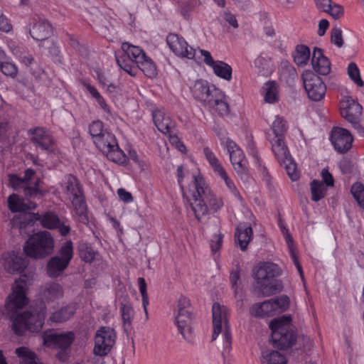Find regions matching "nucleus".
<instances>
[{
  "label": "nucleus",
  "mask_w": 364,
  "mask_h": 364,
  "mask_svg": "<svg viewBox=\"0 0 364 364\" xmlns=\"http://www.w3.org/2000/svg\"><path fill=\"white\" fill-rule=\"evenodd\" d=\"M194 190L188 196V201L197 220L200 221L209 212L215 213L223 206V199L210 189L200 174H193Z\"/></svg>",
  "instance_id": "f257e3e1"
},
{
  "label": "nucleus",
  "mask_w": 364,
  "mask_h": 364,
  "mask_svg": "<svg viewBox=\"0 0 364 364\" xmlns=\"http://www.w3.org/2000/svg\"><path fill=\"white\" fill-rule=\"evenodd\" d=\"M35 273L28 271L21 277L16 278L11 287V293L5 302L6 316L11 318L18 314V311L26 307L30 301L28 296L29 287L34 280Z\"/></svg>",
  "instance_id": "f03ea898"
},
{
  "label": "nucleus",
  "mask_w": 364,
  "mask_h": 364,
  "mask_svg": "<svg viewBox=\"0 0 364 364\" xmlns=\"http://www.w3.org/2000/svg\"><path fill=\"white\" fill-rule=\"evenodd\" d=\"M60 193L72 203V213L79 222L87 223L88 216L87 207L77 178L73 175H66L60 183Z\"/></svg>",
  "instance_id": "7ed1b4c3"
},
{
  "label": "nucleus",
  "mask_w": 364,
  "mask_h": 364,
  "mask_svg": "<svg viewBox=\"0 0 364 364\" xmlns=\"http://www.w3.org/2000/svg\"><path fill=\"white\" fill-rule=\"evenodd\" d=\"M282 274L281 268L275 263L262 262L258 263L252 269V277L255 287L262 294H273L278 287L277 277Z\"/></svg>",
  "instance_id": "20e7f679"
},
{
  "label": "nucleus",
  "mask_w": 364,
  "mask_h": 364,
  "mask_svg": "<svg viewBox=\"0 0 364 364\" xmlns=\"http://www.w3.org/2000/svg\"><path fill=\"white\" fill-rule=\"evenodd\" d=\"M46 315V308L43 306L38 309L26 311L12 317V327L15 333L23 335L26 330L38 332L41 330Z\"/></svg>",
  "instance_id": "39448f33"
},
{
  "label": "nucleus",
  "mask_w": 364,
  "mask_h": 364,
  "mask_svg": "<svg viewBox=\"0 0 364 364\" xmlns=\"http://www.w3.org/2000/svg\"><path fill=\"white\" fill-rule=\"evenodd\" d=\"M54 238L48 231H40L31 235L23 245V252L29 257L43 259L54 250Z\"/></svg>",
  "instance_id": "423d86ee"
},
{
  "label": "nucleus",
  "mask_w": 364,
  "mask_h": 364,
  "mask_svg": "<svg viewBox=\"0 0 364 364\" xmlns=\"http://www.w3.org/2000/svg\"><path fill=\"white\" fill-rule=\"evenodd\" d=\"M272 342L280 348L291 346L296 341L295 328L291 324V317L284 315L274 318L269 323Z\"/></svg>",
  "instance_id": "0eeeda50"
},
{
  "label": "nucleus",
  "mask_w": 364,
  "mask_h": 364,
  "mask_svg": "<svg viewBox=\"0 0 364 364\" xmlns=\"http://www.w3.org/2000/svg\"><path fill=\"white\" fill-rule=\"evenodd\" d=\"M213 333L212 340H215L220 333L223 337V355L231 348V332L228 323L229 310L223 305L215 303L212 307Z\"/></svg>",
  "instance_id": "6e6552de"
},
{
  "label": "nucleus",
  "mask_w": 364,
  "mask_h": 364,
  "mask_svg": "<svg viewBox=\"0 0 364 364\" xmlns=\"http://www.w3.org/2000/svg\"><path fill=\"white\" fill-rule=\"evenodd\" d=\"M74 255L73 244L71 240L63 242L57 254L52 257L46 265L47 274L51 278L61 276L69 266Z\"/></svg>",
  "instance_id": "1a4fd4ad"
},
{
  "label": "nucleus",
  "mask_w": 364,
  "mask_h": 364,
  "mask_svg": "<svg viewBox=\"0 0 364 364\" xmlns=\"http://www.w3.org/2000/svg\"><path fill=\"white\" fill-rule=\"evenodd\" d=\"M29 33L34 40L40 42L39 46L48 50L49 54H58V46L54 41L50 38L53 33V28L47 21L41 18L33 19L29 27Z\"/></svg>",
  "instance_id": "9d476101"
},
{
  "label": "nucleus",
  "mask_w": 364,
  "mask_h": 364,
  "mask_svg": "<svg viewBox=\"0 0 364 364\" xmlns=\"http://www.w3.org/2000/svg\"><path fill=\"white\" fill-rule=\"evenodd\" d=\"M190 301L186 296L178 299L175 312V323L183 338L191 341L192 339L193 316L190 309Z\"/></svg>",
  "instance_id": "9b49d317"
},
{
  "label": "nucleus",
  "mask_w": 364,
  "mask_h": 364,
  "mask_svg": "<svg viewBox=\"0 0 364 364\" xmlns=\"http://www.w3.org/2000/svg\"><path fill=\"white\" fill-rule=\"evenodd\" d=\"M121 48L124 56H116L117 65L131 76H135L138 69L134 63L137 65L144 59L146 54L140 47L127 42L122 43Z\"/></svg>",
  "instance_id": "f8f14e48"
},
{
  "label": "nucleus",
  "mask_w": 364,
  "mask_h": 364,
  "mask_svg": "<svg viewBox=\"0 0 364 364\" xmlns=\"http://www.w3.org/2000/svg\"><path fill=\"white\" fill-rule=\"evenodd\" d=\"M42 338L44 346L61 349L57 357L60 362H65L68 358L67 349L74 341L75 335L73 331L56 333L50 330L42 334Z\"/></svg>",
  "instance_id": "ddd939ff"
},
{
  "label": "nucleus",
  "mask_w": 364,
  "mask_h": 364,
  "mask_svg": "<svg viewBox=\"0 0 364 364\" xmlns=\"http://www.w3.org/2000/svg\"><path fill=\"white\" fill-rule=\"evenodd\" d=\"M94 143L110 161L118 164L126 163L127 156L119 147L115 136L112 133L105 132L100 137L96 138Z\"/></svg>",
  "instance_id": "4468645a"
},
{
  "label": "nucleus",
  "mask_w": 364,
  "mask_h": 364,
  "mask_svg": "<svg viewBox=\"0 0 364 364\" xmlns=\"http://www.w3.org/2000/svg\"><path fill=\"white\" fill-rule=\"evenodd\" d=\"M289 299L287 296H281L275 299L255 304L250 308V314L256 317L272 316L286 311L289 306Z\"/></svg>",
  "instance_id": "2eb2a0df"
},
{
  "label": "nucleus",
  "mask_w": 364,
  "mask_h": 364,
  "mask_svg": "<svg viewBox=\"0 0 364 364\" xmlns=\"http://www.w3.org/2000/svg\"><path fill=\"white\" fill-rule=\"evenodd\" d=\"M28 264V259L14 250L5 252L0 256V265L11 274H19V277H21L31 271L27 269Z\"/></svg>",
  "instance_id": "dca6fc26"
},
{
  "label": "nucleus",
  "mask_w": 364,
  "mask_h": 364,
  "mask_svg": "<svg viewBox=\"0 0 364 364\" xmlns=\"http://www.w3.org/2000/svg\"><path fill=\"white\" fill-rule=\"evenodd\" d=\"M8 207L12 213H18L11 220L13 227L21 230L26 227V220L31 218V215L27 211L34 209L36 205L34 203L27 204L16 194H12L8 198Z\"/></svg>",
  "instance_id": "f3484780"
},
{
  "label": "nucleus",
  "mask_w": 364,
  "mask_h": 364,
  "mask_svg": "<svg viewBox=\"0 0 364 364\" xmlns=\"http://www.w3.org/2000/svg\"><path fill=\"white\" fill-rule=\"evenodd\" d=\"M166 42L171 50L176 56L199 61L200 56L198 55L203 49L192 48L183 37L175 33H170L166 37Z\"/></svg>",
  "instance_id": "a211bd4d"
},
{
  "label": "nucleus",
  "mask_w": 364,
  "mask_h": 364,
  "mask_svg": "<svg viewBox=\"0 0 364 364\" xmlns=\"http://www.w3.org/2000/svg\"><path fill=\"white\" fill-rule=\"evenodd\" d=\"M31 139L38 149L46 151L53 161L59 160L60 152L53 137L43 128H36L31 132Z\"/></svg>",
  "instance_id": "6ab92c4d"
},
{
  "label": "nucleus",
  "mask_w": 364,
  "mask_h": 364,
  "mask_svg": "<svg viewBox=\"0 0 364 364\" xmlns=\"http://www.w3.org/2000/svg\"><path fill=\"white\" fill-rule=\"evenodd\" d=\"M303 84L309 98L312 101L322 100L326 92V86L322 79L310 70L302 74Z\"/></svg>",
  "instance_id": "aec40b11"
},
{
  "label": "nucleus",
  "mask_w": 364,
  "mask_h": 364,
  "mask_svg": "<svg viewBox=\"0 0 364 364\" xmlns=\"http://www.w3.org/2000/svg\"><path fill=\"white\" fill-rule=\"evenodd\" d=\"M116 333L113 328L107 326L100 328L95 333L94 354L99 356L107 355L114 346Z\"/></svg>",
  "instance_id": "412c9836"
},
{
  "label": "nucleus",
  "mask_w": 364,
  "mask_h": 364,
  "mask_svg": "<svg viewBox=\"0 0 364 364\" xmlns=\"http://www.w3.org/2000/svg\"><path fill=\"white\" fill-rule=\"evenodd\" d=\"M199 53V61L210 68L213 73L218 77L230 82L232 77V69L227 63L215 60L211 53L207 50H202Z\"/></svg>",
  "instance_id": "4be33fe9"
},
{
  "label": "nucleus",
  "mask_w": 364,
  "mask_h": 364,
  "mask_svg": "<svg viewBox=\"0 0 364 364\" xmlns=\"http://www.w3.org/2000/svg\"><path fill=\"white\" fill-rule=\"evenodd\" d=\"M34 175V171L28 168L25 171V176L23 178L18 177L15 174H10L9 176V185L14 189L24 188L25 194L30 197H36L42 196L43 193L39 190L38 181H36L33 185H31L30 181Z\"/></svg>",
  "instance_id": "5701e85b"
},
{
  "label": "nucleus",
  "mask_w": 364,
  "mask_h": 364,
  "mask_svg": "<svg viewBox=\"0 0 364 364\" xmlns=\"http://www.w3.org/2000/svg\"><path fill=\"white\" fill-rule=\"evenodd\" d=\"M341 115L349 123L360 120L362 106L351 96L343 95L339 103Z\"/></svg>",
  "instance_id": "b1692460"
},
{
  "label": "nucleus",
  "mask_w": 364,
  "mask_h": 364,
  "mask_svg": "<svg viewBox=\"0 0 364 364\" xmlns=\"http://www.w3.org/2000/svg\"><path fill=\"white\" fill-rule=\"evenodd\" d=\"M330 139L334 149L339 153H346L349 151L353 141L350 132L341 127L333 128Z\"/></svg>",
  "instance_id": "393cba45"
},
{
  "label": "nucleus",
  "mask_w": 364,
  "mask_h": 364,
  "mask_svg": "<svg viewBox=\"0 0 364 364\" xmlns=\"http://www.w3.org/2000/svg\"><path fill=\"white\" fill-rule=\"evenodd\" d=\"M193 98L200 102L203 106L210 102L213 96V90H218L215 86L203 79L196 80L190 87Z\"/></svg>",
  "instance_id": "a878e982"
},
{
  "label": "nucleus",
  "mask_w": 364,
  "mask_h": 364,
  "mask_svg": "<svg viewBox=\"0 0 364 364\" xmlns=\"http://www.w3.org/2000/svg\"><path fill=\"white\" fill-rule=\"evenodd\" d=\"M36 220H39L42 226L45 228L57 229L60 234L66 236L70 232V227L64 221H61L58 216L53 212H47L41 216L34 215Z\"/></svg>",
  "instance_id": "bb28decb"
},
{
  "label": "nucleus",
  "mask_w": 364,
  "mask_h": 364,
  "mask_svg": "<svg viewBox=\"0 0 364 364\" xmlns=\"http://www.w3.org/2000/svg\"><path fill=\"white\" fill-rule=\"evenodd\" d=\"M213 96L210 99V102L205 107H208L211 111L224 116L230 112L229 105L225 99V94L219 89L213 90Z\"/></svg>",
  "instance_id": "cd10ccee"
},
{
  "label": "nucleus",
  "mask_w": 364,
  "mask_h": 364,
  "mask_svg": "<svg viewBox=\"0 0 364 364\" xmlns=\"http://www.w3.org/2000/svg\"><path fill=\"white\" fill-rule=\"evenodd\" d=\"M311 64L314 70L321 75H327L331 71V63L320 48L314 49Z\"/></svg>",
  "instance_id": "c85d7f7f"
},
{
  "label": "nucleus",
  "mask_w": 364,
  "mask_h": 364,
  "mask_svg": "<svg viewBox=\"0 0 364 364\" xmlns=\"http://www.w3.org/2000/svg\"><path fill=\"white\" fill-rule=\"evenodd\" d=\"M153 120L159 131L164 134H171L174 123L164 109H157L152 114Z\"/></svg>",
  "instance_id": "c756f323"
},
{
  "label": "nucleus",
  "mask_w": 364,
  "mask_h": 364,
  "mask_svg": "<svg viewBox=\"0 0 364 364\" xmlns=\"http://www.w3.org/2000/svg\"><path fill=\"white\" fill-rule=\"evenodd\" d=\"M271 144L272 151L278 161L281 162L291 156L287 146L285 144L284 138L267 139Z\"/></svg>",
  "instance_id": "7c9ffc66"
},
{
  "label": "nucleus",
  "mask_w": 364,
  "mask_h": 364,
  "mask_svg": "<svg viewBox=\"0 0 364 364\" xmlns=\"http://www.w3.org/2000/svg\"><path fill=\"white\" fill-rule=\"evenodd\" d=\"M235 241L242 250H245L252 237V230L247 223L240 224L235 232Z\"/></svg>",
  "instance_id": "2f4dec72"
},
{
  "label": "nucleus",
  "mask_w": 364,
  "mask_h": 364,
  "mask_svg": "<svg viewBox=\"0 0 364 364\" xmlns=\"http://www.w3.org/2000/svg\"><path fill=\"white\" fill-rule=\"evenodd\" d=\"M281 230H282V234L285 238L286 242L287 244V246H288V248L289 250V253H290V256H291V259H292V260L299 273L304 287L305 290L306 291V281H305V278H304V272L302 269V267L299 262L298 257H297L296 252H295V249L293 247L292 238H291V235H289L288 230L285 227H281Z\"/></svg>",
  "instance_id": "473e14b6"
},
{
  "label": "nucleus",
  "mask_w": 364,
  "mask_h": 364,
  "mask_svg": "<svg viewBox=\"0 0 364 364\" xmlns=\"http://www.w3.org/2000/svg\"><path fill=\"white\" fill-rule=\"evenodd\" d=\"M75 309V306L73 304H68L58 309L51 313L48 321L56 323L67 321L73 316Z\"/></svg>",
  "instance_id": "72a5a7b5"
},
{
  "label": "nucleus",
  "mask_w": 364,
  "mask_h": 364,
  "mask_svg": "<svg viewBox=\"0 0 364 364\" xmlns=\"http://www.w3.org/2000/svg\"><path fill=\"white\" fill-rule=\"evenodd\" d=\"M41 293L47 301H54L63 297V289L60 284L51 282L42 287Z\"/></svg>",
  "instance_id": "f704fd0d"
},
{
  "label": "nucleus",
  "mask_w": 364,
  "mask_h": 364,
  "mask_svg": "<svg viewBox=\"0 0 364 364\" xmlns=\"http://www.w3.org/2000/svg\"><path fill=\"white\" fill-rule=\"evenodd\" d=\"M287 129L286 122L282 117L276 116L272 127L267 133V139L284 138Z\"/></svg>",
  "instance_id": "c9c22d12"
},
{
  "label": "nucleus",
  "mask_w": 364,
  "mask_h": 364,
  "mask_svg": "<svg viewBox=\"0 0 364 364\" xmlns=\"http://www.w3.org/2000/svg\"><path fill=\"white\" fill-rule=\"evenodd\" d=\"M82 85L86 91L90 94L92 98H93L97 103L98 106L106 113L111 114V109L109 106L107 105L106 100L103 96L98 92L97 88L92 85L90 83L84 81Z\"/></svg>",
  "instance_id": "e433bc0d"
},
{
  "label": "nucleus",
  "mask_w": 364,
  "mask_h": 364,
  "mask_svg": "<svg viewBox=\"0 0 364 364\" xmlns=\"http://www.w3.org/2000/svg\"><path fill=\"white\" fill-rule=\"evenodd\" d=\"M264 100L266 102L272 104L278 101L279 90L277 83L267 82L262 87Z\"/></svg>",
  "instance_id": "4c0bfd02"
},
{
  "label": "nucleus",
  "mask_w": 364,
  "mask_h": 364,
  "mask_svg": "<svg viewBox=\"0 0 364 364\" xmlns=\"http://www.w3.org/2000/svg\"><path fill=\"white\" fill-rule=\"evenodd\" d=\"M310 50L304 45H298L294 53V61L299 66H303L308 63L310 58Z\"/></svg>",
  "instance_id": "58836bf2"
},
{
  "label": "nucleus",
  "mask_w": 364,
  "mask_h": 364,
  "mask_svg": "<svg viewBox=\"0 0 364 364\" xmlns=\"http://www.w3.org/2000/svg\"><path fill=\"white\" fill-rule=\"evenodd\" d=\"M262 361L266 364H287V360L278 351L267 350L262 354Z\"/></svg>",
  "instance_id": "ea45409f"
},
{
  "label": "nucleus",
  "mask_w": 364,
  "mask_h": 364,
  "mask_svg": "<svg viewBox=\"0 0 364 364\" xmlns=\"http://www.w3.org/2000/svg\"><path fill=\"white\" fill-rule=\"evenodd\" d=\"M140 68V70L144 73V75L150 78L154 77L157 75L156 68L154 62L151 58L147 57L142 59L141 62H139L137 65H136Z\"/></svg>",
  "instance_id": "a19ab883"
},
{
  "label": "nucleus",
  "mask_w": 364,
  "mask_h": 364,
  "mask_svg": "<svg viewBox=\"0 0 364 364\" xmlns=\"http://www.w3.org/2000/svg\"><path fill=\"white\" fill-rule=\"evenodd\" d=\"M250 156H252L253 160V164L257 166V170L262 176L265 178V180L268 181L269 175L268 171L267 170L266 166L264 165L262 161L259 158L257 151L255 148L254 146H250L248 149Z\"/></svg>",
  "instance_id": "79ce46f5"
},
{
  "label": "nucleus",
  "mask_w": 364,
  "mask_h": 364,
  "mask_svg": "<svg viewBox=\"0 0 364 364\" xmlns=\"http://www.w3.org/2000/svg\"><path fill=\"white\" fill-rule=\"evenodd\" d=\"M15 353L24 364H37L36 354L27 347L17 348Z\"/></svg>",
  "instance_id": "37998d69"
},
{
  "label": "nucleus",
  "mask_w": 364,
  "mask_h": 364,
  "mask_svg": "<svg viewBox=\"0 0 364 364\" xmlns=\"http://www.w3.org/2000/svg\"><path fill=\"white\" fill-rule=\"evenodd\" d=\"M326 192V188L323 183L314 180L311 183V200L317 202L324 198Z\"/></svg>",
  "instance_id": "c03bdc74"
},
{
  "label": "nucleus",
  "mask_w": 364,
  "mask_h": 364,
  "mask_svg": "<svg viewBox=\"0 0 364 364\" xmlns=\"http://www.w3.org/2000/svg\"><path fill=\"white\" fill-rule=\"evenodd\" d=\"M230 162L233 168L241 178L247 176V161L244 154H242V156L234 159L232 161H230Z\"/></svg>",
  "instance_id": "a18cd8bd"
},
{
  "label": "nucleus",
  "mask_w": 364,
  "mask_h": 364,
  "mask_svg": "<svg viewBox=\"0 0 364 364\" xmlns=\"http://www.w3.org/2000/svg\"><path fill=\"white\" fill-rule=\"evenodd\" d=\"M287 171V173L292 181H296L299 178V173L296 168V164L292 159L291 156L279 162Z\"/></svg>",
  "instance_id": "49530a36"
},
{
  "label": "nucleus",
  "mask_w": 364,
  "mask_h": 364,
  "mask_svg": "<svg viewBox=\"0 0 364 364\" xmlns=\"http://www.w3.org/2000/svg\"><path fill=\"white\" fill-rule=\"evenodd\" d=\"M350 193L358 205L364 209V186L360 182L353 183Z\"/></svg>",
  "instance_id": "de8ad7c7"
},
{
  "label": "nucleus",
  "mask_w": 364,
  "mask_h": 364,
  "mask_svg": "<svg viewBox=\"0 0 364 364\" xmlns=\"http://www.w3.org/2000/svg\"><path fill=\"white\" fill-rule=\"evenodd\" d=\"M224 146L229 154L230 161L239 156H242V154H244L240 147L234 141L230 139H228L225 141Z\"/></svg>",
  "instance_id": "09e8293b"
},
{
  "label": "nucleus",
  "mask_w": 364,
  "mask_h": 364,
  "mask_svg": "<svg viewBox=\"0 0 364 364\" xmlns=\"http://www.w3.org/2000/svg\"><path fill=\"white\" fill-rule=\"evenodd\" d=\"M80 258L85 262H92L97 255V252L87 245H82L79 250Z\"/></svg>",
  "instance_id": "8fccbe9b"
},
{
  "label": "nucleus",
  "mask_w": 364,
  "mask_h": 364,
  "mask_svg": "<svg viewBox=\"0 0 364 364\" xmlns=\"http://www.w3.org/2000/svg\"><path fill=\"white\" fill-rule=\"evenodd\" d=\"M348 74L352 81L358 87H363L364 85V82L360 77V70L355 63H350L348 64Z\"/></svg>",
  "instance_id": "3c124183"
},
{
  "label": "nucleus",
  "mask_w": 364,
  "mask_h": 364,
  "mask_svg": "<svg viewBox=\"0 0 364 364\" xmlns=\"http://www.w3.org/2000/svg\"><path fill=\"white\" fill-rule=\"evenodd\" d=\"M0 70L6 76L15 78L18 75V68L16 65L11 61L6 60L0 64Z\"/></svg>",
  "instance_id": "603ef678"
},
{
  "label": "nucleus",
  "mask_w": 364,
  "mask_h": 364,
  "mask_svg": "<svg viewBox=\"0 0 364 364\" xmlns=\"http://www.w3.org/2000/svg\"><path fill=\"white\" fill-rule=\"evenodd\" d=\"M89 132L93 139V141H95L96 138L100 137L101 135L104 134V133L107 132V130L104 129L102 122L95 121L90 124L89 127Z\"/></svg>",
  "instance_id": "864d4df0"
},
{
  "label": "nucleus",
  "mask_w": 364,
  "mask_h": 364,
  "mask_svg": "<svg viewBox=\"0 0 364 364\" xmlns=\"http://www.w3.org/2000/svg\"><path fill=\"white\" fill-rule=\"evenodd\" d=\"M122 318L124 325H129L134 317V310L129 306L123 304L121 306Z\"/></svg>",
  "instance_id": "5fc2aeb1"
},
{
  "label": "nucleus",
  "mask_w": 364,
  "mask_h": 364,
  "mask_svg": "<svg viewBox=\"0 0 364 364\" xmlns=\"http://www.w3.org/2000/svg\"><path fill=\"white\" fill-rule=\"evenodd\" d=\"M323 12L329 14L333 18H340L343 15V9L341 6L333 4L332 2L329 5V8L326 10H323Z\"/></svg>",
  "instance_id": "6e6d98bb"
},
{
  "label": "nucleus",
  "mask_w": 364,
  "mask_h": 364,
  "mask_svg": "<svg viewBox=\"0 0 364 364\" xmlns=\"http://www.w3.org/2000/svg\"><path fill=\"white\" fill-rule=\"evenodd\" d=\"M331 41L333 44L341 48L343 44L342 31L340 28L334 27L331 31Z\"/></svg>",
  "instance_id": "4d7b16f0"
},
{
  "label": "nucleus",
  "mask_w": 364,
  "mask_h": 364,
  "mask_svg": "<svg viewBox=\"0 0 364 364\" xmlns=\"http://www.w3.org/2000/svg\"><path fill=\"white\" fill-rule=\"evenodd\" d=\"M223 235L220 233L215 235L210 240V248L213 253H216L222 247Z\"/></svg>",
  "instance_id": "13d9d810"
},
{
  "label": "nucleus",
  "mask_w": 364,
  "mask_h": 364,
  "mask_svg": "<svg viewBox=\"0 0 364 364\" xmlns=\"http://www.w3.org/2000/svg\"><path fill=\"white\" fill-rule=\"evenodd\" d=\"M226 191L229 193V194L231 195L232 198H234L236 200L239 202H242V196H240V193L236 187L234 181L229 183L226 186Z\"/></svg>",
  "instance_id": "bf43d9fd"
},
{
  "label": "nucleus",
  "mask_w": 364,
  "mask_h": 364,
  "mask_svg": "<svg viewBox=\"0 0 364 364\" xmlns=\"http://www.w3.org/2000/svg\"><path fill=\"white\" fill-rule=\"evenodd\" d=\"M117 195L120 200L126 203H132L134 200L131 193L127 191L123 188H120L117 190Z\"/></svg>",
  "instance_id": "052dcab7"
},
{
  "label": "nucleus",
  "mask_w": 364,
  "mask_h": 364,
  "mask_svg": "<svg viewBox=\"0 0 364 364\" xmlns=\"http://www.w3.org/2000/svg\"><path fill=\"white\" fill-rule=\"evenodd\" d=\"M169 141L172 145L175 146V147L177 148L181 152L184 153L186 151V146L177 136L170 134Z\"/></svg>",
  "instance_id": "680f3d73"
},
{
  "label": "nucleus",
  "mask_w": 364,
  "mask_h": 364,
  "mask_svg": "<svg viewBox=\"0 0 364 364\" xmlns=\"http://www.w3.org/2000/svg\"><path fill=\"white\" fill-rule=\"evenodd\" d=\"M322 177L323 184L325 183L327 186H333L334 184V181L332 175L329 173L328 169L323 168L321 173Z\"/></svg>",
  "instance_id": "e2e57ef3"
},
{
  "label": "nucleus",
  "mask_w": 364,
  "mask_h": 364,
  "mask_svg": "<svg viewBox=\"0 0 364 364\" xmlns=\"http://www.w3.org/2000/svg\"><path fill=\"white\" fill-rule=\"evenodd\" d=\"M12 30V26L9 19L3 14H0V31L9 33Z\"/></svg>",
  "instance_id": "0e129e2a"
},
{
  "label": "nucleus",
  "mask_w": 364,
  "mask_h": 364,
  "mask_svg": "<svg viewBox=\"0 0 364 364\" xmlns=\"http://www.w3.org/2000/svg\"><path fill=\"white\" fill-rule=\"evenodd\" d=\"M203 154L209 165L219 160L215 156V154L208 147H205L203 149Z\"/></svg>",
  "instance_id": "69168bd1"
},
{
  "label": "nucleus",
  "mask_w": 364,
  "mask_h": 364,
  "mask_svg": "<svg viewBox=\"0 0 364 364\" xmlns=\"http://www.w3.org/2000/svg\"><path fill=\"white\" fill-rule=\"evenodd\" d=\"M224 18L225 21L228 23L234 28H237L238 27L237 21L235 15L229 12H225L224 14Z\"/></svg>",
  "instance_id": "338daca9"
},
{
  "label": "nucleus",
  "mask_w": 364,
  "mask_h": 364,
  "mask_svg": "<svg viewBox=\"0 0 364 364\" xmlns=\"http://www.w3.org/2000/svg\"><path fill=\"white\" fill-rule=\"evenodd\" d=\"M210 166L211 167L214 173L218 176L225 171V168H223V165L221 164L219 160L210 164Z\"/></svg>",
  "instance_id": "774afa93"
}]
</instances>
